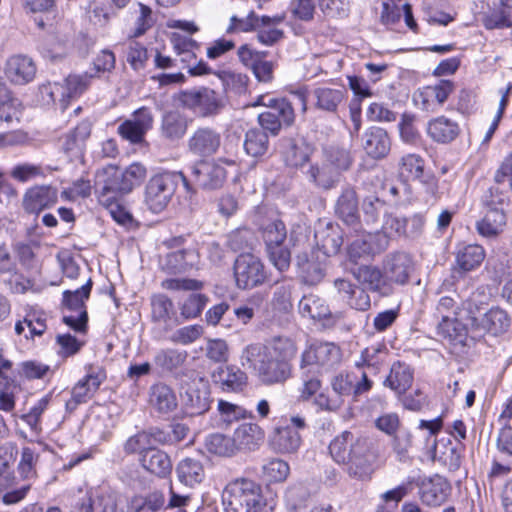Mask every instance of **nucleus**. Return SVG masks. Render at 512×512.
<instances>
[{"label":"nucleus","instance_id":"1","mask_svg":"<svg viewBox=\"0 0 512 512\" xmlns=\"http://www.w3.org/2000/svg\"><path fill=\"white\" fill-rule=\"evenodd\" d=\"M329 453L335 462L346 466L351 477L365 479L373 472L375 455L372 442L366 437L344 431L330 442Z\"/></svg>","mask_w":512,"mask_h":512},{"label":"nucleus","instance_id":"2","mask_svg":"<svg viewBox=\"0 0 512 512\" xmlns=\"http://www.w3.org/2000/svg\"><path fill=\"white\" fill-rule=\"evenodd\" d=\"M146 175V167L138 162L130 164L124 170L113 165L103 168L97 174L96 186L99 202L106 207L113 206L119 198L129 194L136 186H139Z\"/></svg>","mask_w":512,"mask_h":512},{"label":"nucleus","instance_id":"3","mask_svg":"<svg viewBox=\"0 0 512 512\" xmlns=\"http://www.w3.org/2000/svg\"><path fill=\"white\" fill-rule=\"evenodd\" d=\"M180 182L187 194H196L195 188L182 171H165L152 176L146 183L144 204L152 213H161L171 202Z\"/></svg>","mask_w":512,"mask_h":512},{"label":"nucleus","instance_id":"4","mask_svg":"<svg viewBox=\"0 0 512 512\" xmlns=\"http://www.w3.org/2000/svg\"><path fill=\"white\" fill-rule=\"evenodd\" d=\"M223 505L225 512H261L265 505L261 486L251 479H235L223 491Z\"/></svg>","mask_w":512,"mask_h":512},{"label":"nucleus","instance_id":"5","mask_svg":"<svg viewBox=\"0 0 512 512\" xmlns=\"http://www.w3.org/2000/svg\"><path fill=\"white\" fill-rule=\"evenodd\" d=\"M261 351V344L248 345L241 354L242 365L248 364L250 367H253L264 384L284 383L291 377V363L269 357V355Z\"/></svg>","mask_w":512,"mask_h":512},{"label":"nucleus","instance_id":"6","mask_svg":"<svg viewBox=\"0 0 512 512\" xmlns=\"http://www.w3.org/2000/svg\"><path fill=\"white\" fill-rule=\"evenodd\" d=\"M341 361V350L334 343L316 342L301 354L300 369L322 374L332 369Z\"/></svg>","mask_w":512,"mask_h":512},{"label":"nucleus","instance_id":"7","mask_svg":"<svg viewBox=\"0 0 512 512\" xmlns=\"http://www.w3.org/2000/svg\"><path fill=\"white\" fill-rule=\"evenodd\" d=\"M188 180L195 190L214 191L223 187L227 171L225 167L211 159H198L190 167Z\"/></svg>","mask_w":512,"mask_h":512},{"label":"nucleus","instance_id":"8","mask_svg":"<svg viewBox=\"0 0 512 512\" xmlns=\"http://www.w3.org/2000/svg\"><path fill=\"white\" fill-rule=\"evenodd\" d=\"M511 325V318L508 313L500 307H492L480 318H470L471 339L482 337L485 333L493 336L504 334Z\"/></svg>","mask_w":512,"mask_h":512},{"label":"nucleus","instance_id":"9","mask_svg":"<svg viewBox=\"0 0 512 512\" xmlns=\"http://www.w3.org/2000/svg\"><path fill=\"white\" fill-rule=\"evenodd\" d=\"M335 215L355 232L362 231L359 212V198L354 186L347 184L342 187L334 204Z\"/></svg>","mask_w":512,"mask_h":512},{"label":"nucleus","instance_id":"10","mask_svg":"<svg viewBox=\"0 0 512 512\" xmlns=\"http://www.w3.org/2000/svg\"><path fill=\"white\" fill-rule=\"evenodd\" d=\"M332 394L320 392L313 403L321 410L335 412L344 403V397L354 390L353 382L348 374L339 373L331 378Z\"/></svg>","mask_w":512,"mask_h":512},{"label":"nucleus","instance_id":"11","mask_svg":"<svg viewBox=\"0 0 512 512\" xmlns=\"http://www.w3.org/2000/svg\"><path fill=\"white\" fill-rule=\"evenodd\" d=\"M154 116L148 107H141L133 112L130 119L118 126L119 135L132 144H141L145 140L146 133L152 129Z\"/></svg>","mask_w":512,"mask_h":512},{"label":"nucleus","instance_id":"12","mask_svg":"<svg viewBox=\"0 0 512 512\" xmlns=\"http://www.w3.org/2000/svg\"><path fill=\"white\" fill-rule=\"evenodd\" d=\"M221 140V134L216 129L209 126L198 127L187 140V150L195 157L206 159L218 152Z\"/></svg>","mask_w":512,"mask_h":512},{"label":"nucleus","instance_id":"13","mask_svg":"<svg viewBox=\"0 0 512 512\" xmlns=\"http://www.w3.org/2000/svg\"><path fill=\"white\" fill-rule=\"evenodd\" d=\"M179 101L184 107L198 111L203 117L217 114L220 108L216 92L208 87L182 91Z\"/></svg>","mask_w":512,"mask_h":512},{"label":"nucleus","instance_id":"14","mask_svg":"<svg viewBox=\"0 0 512 512\" xmlns=\"http://www.w3.org/2000/svg\"><path fill=\"white\" fill-rule=\"evenodd\" d=\"M346 269L357 279L359 283L364 285L368 290L377 292L381 295H388L390 287L386 281V275L373 265L358 264L355 258H349V262L345 263Z\"/></svg>","mask_w":512,"mask_h":512},{"label":"nucleus","instance_id":"15","mask_svg":"<svg viewBox=\"0 0 512 512\" xmlns=\"http://www.w3.org/2000/svg\"><path fill=\"white\" fill-rule=\"evenodd\" d=\"M268 256H291L292 238H287V230L282 220L269 222L262 228Z\"/></svg>","mask_w":512,"mask_h":512},{"label":"nucleus","instance_id":"16","mask_svg":"<svg viewBox=\"0 0 512 512\" xmlns=\"http://www.w3.org/2000/svg\"><path fill=\"white\" fill-rule=\"evenodd\" d=\"M234 275L239 288L250 289L263 283L266 272L259 258H236Z\"/></svg>","mask_w":512,"mask_h":512},{"label":"nucleus","instance_id":"17","mask_svg":"<svg viewBox=\"0 0 512 512\" xmlns=\"http://www.w3.org/2000/svg\"><path fill=\"white\" fill-rule=\"evenodd\" d=\"M199 383L201 386L191 385L181 394L183 412L190 417L202 415L210 408V390L202 379Z\"/></svg>","mask_w":512,"mask_h":512},{"label":"nucleus","instance_id":"18","mask_svg":"<svg viewBox=\"0 0 512 512\" xmlns=\"http://www.w3.org/2000/svg\"><path fill=\"white\" fill-rule=\"evenodd\" d=\"M385 233L363 234L351 241L347 247V256H376L388 247Z\"/></svg>","mask_w":512,"mask_h":512},{"label":"nucleus","instance_id":"19","mask_svg":"<svg viewBox=\"0 0 512 512\" xmlns=\"http://www.w3.org/2000/svg\"><path fill=\"white\" fill-rule=\"evenodd\" d=\"M36 74V65L32 58L24 55L11 56L5 64L7 79L16 85L31 82Z\"/></svg>","mask_w":512,"mask_h":512},{"label":"nucleus","instance_id":"20","mask_svg":"<svg viewBox=\"0 0 512 512\" xmlns=\"http://www.w3.org/2000/svg\"><path fill=\"white\" fill-rule=\"evenodd\" d=\"M307 181L315 188L322 191H329L336 188L340 182V177L331 167L322 159L321 162L310 164L305 171Z\"/></svg>","mask_w":512,"mask_h":512},{"label":"nucleus","instance_id":"21","mask_svg":"<svg viewBox=\"0 0 512 512\" xmlns=\"http://www.w3.org/2000/svg\"><path fill=\"white\" fill-rule=\"evenodd\" d=\"M188 358L187 351L178 349H162L154 357V363L165 372L174 373L176 379L181 380L183 376L193 374L192 370H181Z\"/></svg>","mask_w":512,"mask_h":512},{"label":"nucleus","instance_id":"22","mask_svg":"<svg viewBox=\"0 0 512 512\" xmlns=\"http://www.w3.org/2000/svg\"><path fill=\"white\" fill-rule=\"evenodd\" d=\"M57 201V190L50 186H38L29 189L23 199L24 209L28 213L38 214L53 206Z\"/></svg>","mask_w":512,"mask_h":512},{"label":"nucleus","instance_id":"23","mask_svg":"<svg viewBox=\"0 0 512 512\" xmlns=\"http://www.w3.org/2000/svg\"><path fill=\"white\" fill-rule=\"evenodd\" d=\"M334 286L342 300H344L351 308L359 311H366L370 308V296L363 288L341 278L334 281Z\"/></svg>","mask_w":512,"mask_h":512},{"label":"nucleus","instance_id":"24","mask_svg":"<svg viewBox=\"0 0 512 512\" xmlns=\"http://www.w3.org/2000/svg\"><path fill=\"white\" fill-rule=\"evenodd\" d=\"M450 487L445 479L439 475L422 481L419 487L421 501L427 506H440L445 502Z\"/></svg>","mask_w":512,"mask_h":512},{"label":"nucleus","instance_id":"25","mask_svg":"<svg viewBox=\"0 0 512 512\" xmlns=\"http://www.w3.org/2000/svg\"><path fill=\"white\" fill-rule=\"evenodd\" d=\"M363 148L373 159L386 157L391 149L387 131L380 127H371L363 135Z\"/></svg>","mask_w":512,"mask_h":512},{"label":"nucleus","instance_id":"26","mask_svg":"<svg viewBox=\"0 0 512 512\" xmlns=\"http://www.w3.org/2000/svg\"><path fill=\"white\" fill-rule=\"evenodd\" d=\"M191 122L192 119L178 110L166 111L161 119V135L169 141H178L186 134Z\"/></svg>","mask_w":512,"mask_h":512},{"label":"nucleus","instance_id":"27","mask_svg":"<svg viewBox=\"0 0 512 512\" xmlns=\"http://www.w3.org/2000/svg\"><path fill=\"white\" fill-rule=\"evenodd\" d=\"M285 163L293 168H301L309 162L314 148L304 139L286 138L283 140Z\"/></svg>","mask_w":512,"mask_h":512},{"label":"nucleus","instance_id":"28","mask_svg":"<svg viewBox=\"0 0 512 512\" xmlns=\"http://www.w3.org/2000/svg\"><path fill=\"white\" fill-rule=\"evenodd\" d=\"M149 404L160 414L173 412L178 405L174 390L163 382H157L149 388Z\"/></svg>","mask_w":512,"mask_h":512},{"label":"nucleus","instance_id":"29","mask_svg":"<svg viewBox=\"0 0 512 512\" xmlns=\"http://www.w3.org/2000/svg\"><path fill=\"white\" fill-rule=\"evenodd\" d=\"M285 19L284 15L259 16L254 11H251L245 18H239L233 15L230 18V24L226 29L227 34L235 32H250L255 31L261 25H269L270 23H282Z\"/></svg>","mask_w":512,"mask_h":512},{"label":"nucleus","instance_id":"30","mask_svg":"<svg viewBox=\"0 0 512 512\" xmlns=\"http://www.w3.org/2000/svg\"><path fill=\"white\" fill-rule=\"evenodd\" d=\"M213 381L227 392L241 391L247 383V375L239 367L229 365L220 367L212 374Z\"/></svg>","mask_w":512,"mask_h":512},{"label":"nucleus","instance_id":"31","mask_svg":"<svg viewBox=\"0 0 512 512\" xmlns=\"http://www.w3.org/2000/svg\"><path fill=\"white\" fill-rule=\"evenodd\" d=\"M176 475L180 483L193 488L205 479V469L201 460L186 457L177 464Z\"/></svg>","mask_w":512,"mask_h":512},{"label":"nucleus","instance_id":"32","mask_svg":"<svg viewBox=\"0 0 512 512\" xmlns=\"http://www.w3.org/2000/svg\"><path fill=\"white\" fill-rule=\"evenodd\" d=\"M413 378V369L409 365L396 362L392 365L383 384L393 390L397 396H401L411 387Z\"/></svg>","mask_w":512,"mask_h":512},{"label":"nucleus","instance_id":"33","mask_svg":"<svg viewBox=\"0 0 512 512\" xmlns=\"http://www.w3.org/2000/svg\"><path fill=\"white\" fill-rule=\"evenodd\" d=\"M142 467L160 478L169 476L172 472V462L169 455L155 447L139 458Z\"/></svg>","mask_w":512,"mask_h":512},{"label":"nucleus","instance_id":"34","mask_svg":"<svg viewBox=\"0 0 512 512\" xmlns=\"http://www.w3.org/2000/svg\"><path fill=\"white\" fill-rule=\"evenodd\" d=\"M233 439L237 451H253L263 441L264 433L257 424L244 423L234 431Z\"/></svg>","mask_w":512,"mask_h":512},{"label":"nucleus","instance_id":"35","mask_svg":"<svg viewBox=\"0 0 512 512\" xmlns=\"http://www.w3.org/2000/svg\"><path fill=\"white\" fill-rule=\"evenodd\" d=\"M227 245L237 256H253L257 238L251 229L240 228L228 235Z\"/></svg>","mask_w":512,"mask_h":512},{"label":"nucleus","instance_id":"36","mask_svg":"<svg viewBox=\"0 0 512 512\" xmlns=\"http://www.w3.org/2000/svg\"><path fill=\"white\" fill-rule=\"evenodd\" d=\"M297 351L294 341L286 336H275L267 344L262 345V351L269 357L291 363Z\"/></svg>","mask_w":512,"mask_h":512},{"label":"nucleus","instance_id":"37","mask_svg":"<svg viewBox=\"0 0 512 512\" xmlns=\"http://www.w3.org/2000/svg\"><path fill=\"white\" fill-rule=\"evenodd\" d=\"M105 379L104 372L99 371L80 380L72 389L74 407L90 399Z\"/></svg>","mask_w":512,"mask_h":512},{"label":"nucleus","instance_id":"38","mask_svg":"<svg viewBox=\"0 0 512 512\" xmlns=\"http://www.w3.org/2000/svg\"><path fill=\"white\" fill-rule=\"evenodd\" d=\"M322 158L331 167V169L338 173L340 178L344 172L351 168L354 162L351 152L338 146H328L323 148Z\"/></svg>","mask_w":512,"mask_h":512},{"label":"nucleus","instance_id":"39","mask_svg":"<svg viewBox=\"0 0 512 512\" xmlns=\"http://www.w3.org/2000/svg\"><path fill=\"white\" fill-rule=\"evenodd\" d=\"M427 133L436 142L448 143L457 137L459 126L456 122L441 116L428 123Z\"/></svg>","mask_w":512,"mask_h":512},{"label":"nucleus","instance_id":"40","mask_svg":"<svg viewBox=\"0 0 512 512\" xmlns=\"http://www.w3.org/2000/svg\"><path fill=\"white\" fill-rule=\"evenodd\" d=\"M271 444L279 453H293L301 445V436L289 426L277 428L271 438Z\"/></svg>","mask_w":512,"mask_h":512},{"label":"nucleus","instance_id":"41","mask_svg":"<svg viewBox=\"0 0 512 512\" xmlns=\"http://www.w3.org/2000/svg\"><path fill=\"white\" fill-rule=\"evenodd\" d=\"M346 91L329 87H318L313 91L316 108L326 112H336L338 106L343 102Z\"/></svg>","mask_w":512,"mask_h":512},{"label":"nucleus","instance_id":"42","mask_svg":"<svg viewBox=\"0 0 512 512\" xmlns=\"http://www.w3.org/2000/svg\"><path fill=\"white\" fill-rule=\"evenodd\" d=\"M506 224V214L504 210L497 208L485 209L483 219L477 222L479 234L485 237H494L498 235Z\"/></svg>","mask_w":512,"mask_h":512},{"label":"nucleus","instance_id":"43","mask_svg":"<svg viewBox=\"0 0 512 512\" xmlns=\"http://www.w3.org/2000/svg\"><path fill=\"white\" fill-rule=\"evenodd\" d=\"M389 205L376 195H369L363 198L361 209L364 221L368 225L379 224L387 216Z\"/></svg>","mask_w":512,"mask_h":512},{"label":"nucleus","instance_id":"44","mask_svg":"<svg viewBox=\"0 0 512 512\" xmlns=\"http://www.w3.org/2000/svg\"><path fill=\"white\" fill-rule=\"evenodd\" d=\"M298 309L303 317L311 319H326L331 316V311L325 301L316 295H305L299 301Z\"/></svg>","mask_w":512,"mask_h":512},{"label":"nucleus","instance_id":"45","mask_svg":"<svg viewBox=\"0 0 512 512\" xmlns=\"http://www.w3.org/2000/svg\"><path fill=\"white\" fill-rule=\"evenodd\" d=\"M299 277L305 284L316 285L325 275V268L319 258H298Z\"/></svg>","mask_w":512,"mask_h":512},{"label":"nucleus","instance_id":"46","mask_svg":"<svg viewBox=\"0 0 512 512\" xmlns=\"http://www.w3.org/2000/svg\"><path fill=\"white\" fill-rule=\"evenodd\" d=\"M455 85L450 80H440L435 85H429L419 92L418 97L422 101V109L429 110V99L435 98L439 105L444 104L453 92Z\"/></svg>","mask_w":512,"mask_h":512},{"label":"nucleus","instance_id":"47","mask_svg":"<svg viewBox=\"0 0 512 512\" xmlns=\"http://www.w3.org/2000/svg\"><path fill=\"white\" fill-rule=\"evenodd\" d=\"M438 329L440 333L448 338L449 341L455 346H469V330L461 322L457 321L456 318L445 322L438 323Z\"/></svg>","mask_w":512,"mask_h":512},{"label":"nucleus","instance_id":"48","mask_svg":"<svg viewBox=\"0 0 512 512\" xmlns=\"http://www.w3.org/2000/svg\"><path fill=\"white\" fill-rule=\"evenodd\" d=\"M244 150L252 157L265 155L269 148L268 134L260 128H251L245 134Z\"/></svg>","mask_w":512,"mask_h":512},{"label":"nucleus","instance_id":"49","mask_svg":"<svg viewBox=\"0 0 512 512\" xmlns=\"http://www.w3.org/2000/svg\"><path fill=\"white\" fill-rule=\"evenodd\" d=\"M3 484V487H0V504L4 506L16 505L23 501L32 487L31 483H23L19 486L17 478Z\"/></svg>","mask_w":512,"mask_h":512},{"label":"nucleus","instance_id":"50","mask_svg":"<svg viewBox=\"0 0 512 512\" xmlns=\"http://www.w3.org/2000/svg\"><path fill=\"white\" fill-rule=\"evenodd\" d=\"M18 106V100L12 97L11 92L0 77V122L7 124L14 120L18 122L20 114Z\"/></svg>","mask_w":512,"mask_h":512},{"label":"nucleus","instance_id":"51","mask_svg":"<svg viewBox=\"0 0 512 512\" xmlns=\"http://www.w3.org/2000/svg\"><path fill=\"white\" fill-rule=\"evenodd\" d=\"M387 353V348L381 344L367 347L362 351L360 360L356 361L355 366L357 368L366 367L369 372L375 374L385 361Z\"/></svg>","mask_w":512,"mask_h":512},{"label":"nucleus","instance_id":"52","mask_svg":"<svg viewBox=\"0 0 512 512\" xmlns=\"http://www.w3.org/2000/svg\"><path fill=\"white\" fill-rule=\"evenodd\" d=\"M152 320L167 324L176 315L173 301L165 294H157L151 298Z\"/></svg>","mask_w":512,"mask_h":512},{"label":"nucleus","instance_id":"53","mask_svg":"<svg viewBox=\"0 0 512 512\" xmlns=\"http://www.w3.org/2000/svg\"><path fill=\"white\" fill-rule=\"evenodd\" d=\"M205 446L210 453L218 456L231 457L237 453L233 437L220 433L207 436Z\"/></svg>","mask_w":512,"mask_h":512},{"label":"nucleus","instance_id":"54","mask_svg":"<svg viewBox=\"0 0 512 512\" xmlns=\"http://www.w3.org/2000/svg\"><path fill=\"white\" fill-rule=\"evenodd\" d=\"M97 512H125L120 495L109 488L96 489Z\"/></svg>","mask_w":512,"mask_h":512},{"label":"nucleus","instance_id":"55","mask_svg":"<svg viewBox=\"0 0 512 512\" xmlns=\"http://www.w3.org/2000/svg\"><path fill=\"white\" fill-rule=\"evenodd\" d=\"M22 390L20 384L8 376H0V411L11 412L15 408V397Z\"/></svg>","mask_w":512,"mask_h":512},{"label":"nucleus","instance_id":"56","mask_svg":"<svg viewBox=\"0 0 512 512\" xmlns=\"http://www.w3.org/2000/svg\"><path fill=\"white\" fill-rule=\"evenodd\" d=\"M91 289L92 281L89 279L86 284L75 291H64L62 300L63 306L81 314L82 310H86L85 301L89 298Z\"/></svg>","mask_w":512,"mask_h":512},{"label":"nucleus","instance_id":"57","mask_svg":"<svg viewBox=\"0 0 512 512\" xmlns=\"http://www.w3.org/2000/svg\"><path fill=\"white\" fill-rule=\"evenodd\" d=\"M164 494L154 491L146 496H135L130 501L132 512H158L164 505Z\"/></svg>","mask_w":512,"mask_h":512},{"label":"nucleus","instance_id":"58","mask_svg":"<svg viewBox=\"0 0 512 512\" xmlns=\"http://www.w3.org/2000/svg\"><path fill=\"white\" fill-rule=\"evenodd\" d=\"M39 94L44 103L49 104L58 101L62 109H65L69 102L64 82L42 84L39 86Z\"/></svg>","mask_w":512,"mask_h":512},{"label":"nucleus","instance_id":"59","mask_svg":"<svg viewBox=\"0 0 512 512\" xmlns=\"http://www.w3.org/2000/svg\"><path fill=\"white\" fill-rule=\"evenodd\" d=\"M39 455L30 447H24L21 451V459L17 466V471L24 483H31V480L37 478L36 465Z\"/></svg>","mask_w":512,"mask_h":512},{"label":"nucleus","instance_id":"60","mask_svg":"<svg viewBox=\"0 0 512 512\" xmlns=\"http://www.w3.org/2000/svg\"><path fill=\"white\" fill-rule=\"evenodd\" d=\"M248 412L245 408L225 400L218 402V425L229 427L232 423L245 419Z\"/></svg>","mask_w":512,"mask_h":512},{"label":"nucleus","instance_id":"61","mask_svg":"<svg viewBox=\"0 0 512 512\" xmlns=\"http://www.w3.org/2000/svg\"><path fill=\"white\" fill-rule=\"evenodd\" d=\"M386 281L405 284L408 280L411 266L407 258H390L385 266Z\"/></svg>","mask_w":512,"mask_h":512},{"label":"nucleus","instance_id":"62","mask_svg":"<svg viewBox=\"0 0 512 512\" xmlns=\"http://www.w3.org/2000/svg\"><path fill=\"white\" fill-rule=\"evenodd\" d=\"M148 430H143L129 437L124 444V451L127 454L138 453L140 457L147 451L154 449Z\"/></svg>","mask_w":512,"mask_h":512},{"label":"nucleus","instance_id":"63","mask_svg":"<svg viewBox=\"0 0 512 512\" xmlns=\"http://www.w3.org/2000/svg\"><path fill=\"white\" fill-rule=\"evenodd\" d=\"M289 465L281 459H271L262 466V476L268 482H282L288 474Z\"/></svg>","mask_w":512,"mask_h":512},{"label":"nucleus","instance_id":"64","mask_svg":"<svg viewBox=\"0 0 512 512\" xmlns=\"http://www.w3.org/2000/svg\"><path fill=\"white\" fill-rule=\"evenodd\" d=\"M208 297L201 293H192L183 302L180 307L181 315L185 319H192L198 317L206 304L208 303Z\"/></svg>","mask_w":512,"mask_h":512}]
</instances>
